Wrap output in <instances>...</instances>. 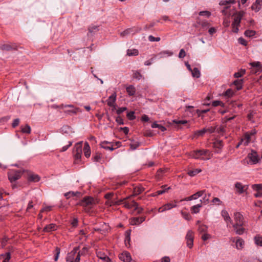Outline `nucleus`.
<instances>
[{
    "label": "nucleus",
    "instance_id": "nucleus-31",
    "mask_svg": "<svg viewBox=\"0 0 262 262\" xmlns=\"http://www.w3.org/2000/svg\"><path fill=\"white\" fill-rule=\"evenodd\" d=\"M202 207L201 203L193 206L191 207V211L192 213H197L200 211V208Z\"/></svg>",
    "mask_w": 262,
    "mask_h": 262
},
{
    "label": "nucleus",
    "instance_id": "nucleus-6",
    "mask_svg": "<svg viewBox=\"0 0 262 262\" xmlns=\"http://www.w3.org/2000/svg\"><path fill=\"white\" fill-rule=\"evenodd\" d=\"M22 172L20 170H11L8 173L9 180L11 182H14L20 178Z\"/></svg>",
    "mask_w": 262,
    "mask_h": 262
},
{
    "label": "nucleus",
    "instance_id": "nucleus-43",
    "mask_svg": "<svg viewBox=\"0 0 262 262\" xmlns=\"http://www.w3.org/2000/svg\"><path fill=\"white\" fill-rule=\"evenodd\" d=\"M255 34H256V32L255 31L250 30H247L245 31V32L244 33V34L246 36L249 37L254 36L255 35Z\"/></svg>",
    "mask_w": 262,
    "mask_h": 262
},
{
    "label": "nucleus",
    "instance_id": "nucleus-59",
    "mask_svg": "<svg viewBox=\"0 0 262 262\" xmlns=\"http://www.w3.org/2000/svg\"><path fill=\"white\" fill-rule=\"evenodd\" d=\"M183 217L186 220L189 221L191 219L190 215L187 212H182Z\"/></svg>",
    "mask_w": 262,
    "mask_h": 262
},
{
    "label": "nucleus",
    "instance_id": "nucleus-45",
    "mask_svg": "<svg viewBox=\"0 0 262 262\" xmlns=\"http://www.w3.org/2000/svg\"><path fill=\"white\" fill-rule=\"evenodd\" d=\"M246 73V70L241 69L238 72H236L234 74V77L235 78H239L243 76Z\"/></svg>",
    "mask_w": 262,
    "mask_h": 262
},
{
    "label": "nucleus",
    "instance_id": "nucleus-64",
    "mask_svg": "<svg viewBox=\"0 0 262 262\" xmlns=\"http://www.w3.org/2000/svg\"><path fill=\"white\" fill-rule=\"evenodd\" d=\"M186 56V53L185 51L183 49H182L180 50V51L179 54V57L180 58H183Z\"/></svg>",
    "mask_w": 262,
    "mask_h": 262
},
{
    "label": "nucleus",
    "instance_id": "nucleus-28",
    "mask_svg": "<svg viewBox=\"0 0 262 262\" xmlns=\"http://www.w3.org/2000/svg\"><path fill=\"white\" fill-rule=\"evenodd\" d=\"M144 189L142 186H136L134 188V194L133 195H137L141 193Z\"/></svg>",
    "mask_w": 262,
    "mask_h": 262
},
{
    "label": "nucleus",
    "instance_id": "nucleus-37",
    "mask_svg": "<svg viewBox=\"0 0 262 262\" xmlns=\"http://www.w3.org/2000/svg\"><path fill=\"white\" fill-rule=\"evenodd\" d=\"M0 49L3 51H9L11 50L13 48L10 45L4 44L0 46Z\"/></svg>",
    "mask_w": 262,
    "mask_h": 262
},
{
    "label": "nucleus",
    "instance_id": "nucleus-20",
    "mask_svg": "<svg viewBox=\"0 0 262 262\" xmlns=\"http://www.w3.org/2000/svg\"><path fill=\"white\" fill-rule=\"evenodd\" d=\"M252 67L255 68V70L253 71L255 74L261 71V68L259 62H253L250 63ZM254 71V70H253Z\"/></svg>",
    "mask_w": 262,
    "mask_h": 262
},
{
    "label": "nucleus",
    "instance_id": "nucleus-9",
    "mask_svg": "<svg viewBox=\"0 0 262 262\" xmlns=\"http://www.w3.org/2000/svg\"><path fill=\"white\" fill-rule=\"evenodd\" d=\"M129 197H127L123 199L121 203L124 204V206L128 209H130L133 207H136V209L138 208V204L135 201L132 200L131 201H127Z\"/></svg>",
    "mask_w": 262,
    "mask_h": 262
},
{
    "label": "nucleus",
    "instance_id": "nucleus-58",
    "mask_svg": "<svg viewBox=\"0 0 262 262\" xmlns=\"http://www.w3.org/2000/svg\"><path fill=\"white\" fill-rule=\"evenodd\" d=\"M148 40L151 42L159 41L160 40V38L159 37H155L152 35H149L148 36Z\"/></svg>",
    "mask_w": 262,
    "mask_h": 262
},
{
    "label": "nucleus",
    "instance_id": "nucleus-52",
    "mask_svg": "<svg viewBox=\"0 0 262 262\" xmlns=\"http://www.w3.org/2000/svg\"><path fill=\"white\" fill-rule=\"evenodd\" d=\"M102 158V155L99 153H96V155L93 157V161L94 162H99L100 160Z\"/></svg>",
    "mask_w": 262,
    "mask_h": 262
},
{
    "label": "nucleus",
    "instance_id": "nucleus-35",
    "mask_svg": "<svg viewBox=\"0 0 262 262\" xmlns=\"http://www.w3.org/2000/svg\"><path fill=\"white\" fill-rule=\"evenodd\" d=\"M1 256L4 258L3 262H9L11 258V254L10 252H7L1 254Z\"/></svg>",
    "mask_w": 262,
    "mask_h": 262
},
{
    "label": "nucleus",
    "instance_id": "nucleus-29",
    "mask_svg": "<svg viewBox=\"0 0 262 262\" xmlns=\"http://www.w3.org/2000/svg\"><path fill=\"white\" fill-rule=\"evenodd\" d=\"M139 54V51L137 49H128L127 50V55L128 56H137Z\"/></svg>",
    "mask_w": 262,
    "mask_h": 262
},
{
    "label": "nucleus",
    "instance_id": "nucleus-42",
    "mask_svg": "<svg viewBox=\"0 0 262 262\" xmlns=\"http://www.w3.org/2000/svg\"><path fill=\"white\" fill-rule=\"evenodd\" d=\"M234 230L237 234L242 235L244 233L245 231V228H244L242 226H237L236 228H234Z\"/></svg>",
    "mask_w": 262,
    "mask_h": 262
},
{
    "label": "nucleus",
    "instance_id": "nucleus-40",
    "mask_svg": "<svg viewBox=\"0 0 262 262\" xmlns=\"http://www.w3.org/2000/svg\"><path fill=\"white\" fill-rule=\"evenodd\" d=\"M122 202V200H119L117 202H114L113 201H112L111 200H108L106 201L105 204L107 205H108L110 206H111L114 205H120L121 204V202Z\"/></svg>",
    "mask_w": 262,
    "mask_h": 262
},
{
    "label": "nucleus",
    "instance_id": "nucleus-13",
    "mask_svg": "<svg viewBox=\"0 0 262 262\" xmlns=\"http://www.w3.org/2000/svg\"><path fill=\"white\" fill-rule=\"evenodd\" d=\"M119 259L124 262H129L132 260L130 254L128 252H123L119 255Z\"/></svg>",
    "mask_w": 262,
    "mask_h": 262
},
{
    "label": "nucleus",
    "instance_id": "nucleus-11",
    "mask_svg": "<svg viewBox=\"0 0 262 262\" xmlns=\"http://www.w3.org/2000/svg\"><path fill=\"white\" fill-rule=\"evenodd\" d=\"M176 203L177 202L175 201L174 203H169L163 205L158 209V212H163L165 211L169 210L172 208L177 207Z\"/></svg>",
    "mask_w": 262,
    "mask_h": 262
},
{
    "label": "nucleus",
    "instance_id": "nucleus-39",
    "mask_svg": "<svg viewBox=\"0 0 262 262\" xmlns=\"http://www.w3.org/2000/svg\"><path fill=\"white\" fill-rule=\"evenodd\" d=\"M152 128H158L162 132L166 130V128L161 124H157L156 122H154L151 124Z\"/></svg>",
    "mask_w": 262,
    "mask_h": 262
},
{
    "label": "nucleus",
    "instance_id": "nucleus-19",
    "mask_svg": "<svg viewBox=\"0 0 262 262\" xmlns=\"http://www.w3.org/2000/svg\"><path fill=\"white\" fill-rule=\"evenodd\" d=\"M98 26L95 25H91L90 26L89 28V32L88 33V36H93V34H94L96 32H98L99 30Z\"/></svg>",
    "mask_w": 262,
    "mask_h": 262
},
{
    "label": "nucleus",
    "instance_id": "nucleus-5",
    "mask_svg": "<svg viewBox=\"0 0 262 262\" xmlns=\"http://www.w3.org/2000/svg\"><path fill=\"white\" fill-rule=\"evenodd\" d=\"M95 204L93 198L91 196H85L77 204V205L82 206L86 209H91L92 206Z\"/></svg>",
    "mask_w": 262,
    "mask_h": 262
},
{
    "label": "nucleus",
    "instance_id": "nucleus-23",
    "mask_svg": "<svg viewBox=\"0 0 262 262\" xmlns=\"http://www.w3.org/2000/svg\"><path fill=\"white\" fill-rule=\"evenodd\" d=\"M235 187L238 191V192L240 194L243 193L244 192V188L246 187V189L248 188V186H243L242 184L240 182H237Z\"/></svg>",
    "mask_w": 262,
    "mask_h": 262
},
{
    "label": "nucleus",
    "instance_id": "nucleus-62",
    "mask_svg": "<svg viewBox=\"0 0 262 262\" xmlns=\"http://www.w3.org/2000/svg\"><path fill=\"white\" fill-rule=\"evenodd\" d=\"M238 41L240 44L244 46H246L247 45V41L243 37H239L238 39Z\"/></svg>",
    "mask_w": 262,
    "mask_h": 262
},
{
    "label": "nucleus",
    "instance_id": "nucleus-27",
    "mask_svg": "<svg viewBox=\"0 0 262 262\" xmlns=\"http://www.w3.org/2000/svg\"><path fill=\"white\" fill-rule=\"evenodd\" d=\"M233 84L236 86L237 90H240L243 88V79H237L235 80L233 82Z\"/></svg>",
    "mask_w": 262,
    "mask_h": 262
},
{
    "label": "nucleus",
    "instance_id": "nucleus-55",
    "mask_svg": "<svg viewBox=\"0 0 262 262\" xmlns=\"http://www.w3.org/2000/svg\"><path fill=\"white\" fill-rule=\"evenodd\" d=\"M154 134L152 131L150 130H146L144 133V136L145 137H152L154 136Z\"/></svg>",
    "mask_w": 262,
    "mask_h": 262
},
{
    "label": "nucleus",
    "instance_id": "nucleus-1",
    "mask_svg": "<svg viewBox=\"0 0 262 262\" xmlns=\"http://www.w3.org/2000/svg\"><path fill=\"white\" fill-rule=\"evenodd\" d=\"M234 3H235V0L222 1L220 3V5L224 6L223 9L221 10L223 15H232V16H234V20L232 24V31L234 33H237L242 18L245 14V12L240 11L235 13H232L230 10V5Z\"/></svg>",
    "mask_w": 262,
    "mask_h": 262
},
{
    "label": "nucleus",
    "instance_id": "nucleus-38",
    "mask_svg": "<svg viewBox=\"0 0 262 262\" xmlns=\"http://www.w3.org/2000/svg\"><path fill=\"white\" fill-rule=\"evenodd\" d=\"M192 76L196 78L200 77V72L197 68H194L191 71Z\"/></svg>",
    "mask_w": 262,
    "mask_h": 262
},
{
    "label": "nucleus",
    "instance_id": "nucleus-18",
    "mask_svg": "<svg viewBox=\"0 0 262 262\" xmlns=\"http://www.w3.org/2000/svg\"><path fill=\"white\" fill-rule=\"evenodd\" d=\"M116 99V94L115 93L110 96L107 100V104L110 106H114L115 101Z\"/></svg>",
    "mask_w": 262,
    "mask_h": 262
},
{
    "label": "nucleus",
    "instance_id": "nucleus-10",
    "mask_svg": "<svg viewBox=\"0 0 262 262\" xmlns=\"http://www.w3.org/2000/svg\"><path fill=\"white\" fill-rule=\"evenodd\" d=\"M193 232L191 230H189L186 235V239L187 241V246L191 248L193 245Z\"/></svg>",
    "mask_w": 262,
    "mask_h": 262
},
{
    "label": "nucleus",
    "instance_id": "nucleus-32",
    "mask_svg": "<svg viewBox=\"0 0 262 262\" xmlns=\"http://www.w3.org/2000/svg\"><path fill=\"white\" fill-rule=\"evenodd\" d=\"M20 128L23 133L30 134L31 133V127L28 124H26L25 126H21Z\"/></svg>",
    "mask_w": 262,
    "mask_h": 262
},
{
    "label": "nucleus",
    "instance_id": "nucleus-48",
    "mask_svg": "<svg viewBox=\"0 0 262 262\" xmlns=\"http://www.w3.org/2000/svg\"><path fill=\"white\" fill-rule=\"evenodd\" d=\"M126 116L129 120H133L136 118V116H135V112L134 111L128 112Z\"/></svg>",
    "mask_w": 262,
    "mask_h": 262
},
{
    "label": "nucleus",
    "instance_id": "nucleus-33",
    "mask_svg": "<svg viewBox=\"0 0 262 262\" xmlns=\"http://www.w3.org/2000/svg\"><path fill=\"white\" fill-rule=\"evenodd\" d=\"M166 186V185H163L162 187H161V189L159 190H158L155 193V194H154V196L155 195H160V194H162L164 193H165L167 190H168L170 189V187H167V188H165V187Z\"/></svg>",
    "mask_w": 262,
    "mask_h": 262
},
{
    "label": "nucleus",
    "instance_id": "nucleus-22",
    "mask_svg": "<svg viewBox=\"0 0 262 262\" xmlns=\"http://www.w3.org/2000/svg\"><path fill=\"white\" fill-rule=\"evenodd\" d=\"M56 229V226L54 224H50L49 225H46L43 229V231L46 232H49L52 231H55Z\"/></svg>",
    "mask_w": 262,
    "mask_h": 262
},
{
    "label": "nucleus",
    "instance_id": "nucleus-51",
    "mask_svg": "<svg viewBox=\"0 0 262 262\" xmlns=\"http://www.w3.org/2000/svg\"><path fill=\"white\" fill-rule=\"evenodd\" d=\"M140 145V143L139 142H135L130 144V147L132 150H135Z\"/></svg>",
    "mask_w": 262,
    "mask_h": 262
},
{
    "label": "nucleus",
    "instance_id": "nucleus-14",
    "mask_svg": "<svg viewBox=\"0 0 262 262\" xmlns=\"http://www.w3.org/2000/svg\"><path fill=\"white\" fill-rule=\"evenodd\" d=\"M40 178L38 174L29 172L27 176V180L29 182H37L40 181Z\"/></svg>",
    "mask_w": 262,
    "mask_h": 262
},
{
    "label": "nucleus",
    "instance_id": "nucleus-63",
    "mask_svg": "<svg viewBox=\"0 0 262 262\" xmlns=\"http://www.w3.org/2000/svg\"><path fill=\"white\" fill-rule=\"evenodd\" d=\"M72 145V142L69 141L68 145L63 146L61 149L60 150V151L63 152L66 151Z\"/></svg>",
    "mask_w": 262,
    "mask_h": 262
},
{
    "label": "nucleus",
    "instance_id": "nucleus-8",
    "mask_svg": "<svg viewBox=\"0 0 262 262\" xmlns=\"http://www.w3.org/2000/svg\"><path fill=\"white\" fill-rule=\"evenodd\" d=\"M247 158L250 160V162L248 163L251 164H256L260 160L257 152L254 150H252L251 152L248 154Z\"/></svg>",
    "mask_w": 262,
    "mask_h": 262
},
{
    "label": "nucleus",
    "instance_id": "nucleus-53",
    "mask_svg": "<svg viewBox=\"0 0 262 262\" xmlns=\"http://www.w3.org/2000/svg\"><path fill=\"white\" fill-rule=\"evenodd\" d=\"M198 198L196 196V194H195V193H194L189 197L185 198L183 200H182L181 201H191L192 200H196Z\"/></svg>",
    "mask_w": 262,
    "mask_h": 262
},
{
    "label": "nucleus",
    "instance_id": "nucleus-25",
    "mask_svg": "<svg viewBox=\"0 0 262 262\" xmlns=\"http://www.w3.org/2000/svg\"><path fill=\"white\" fill-rule=\"evenodd\" d=\"M206 133H207V130L206 129V128H204L202 129L198 130L194 132V136L196 138L199 137H202Z\"/></svg>",
    "mask_w": 262,
    "mask_h": 262
},
{
    "label": "nucleus",
    "instance_id": "nucleus-21",
    "mask_svg": "<svg viewBox=\"0 0 262 262\" xmlns=\"http://www.w3.org/2000/svg\"><path fill=\"white\" fill-rule=\"evenodd\" d=\"M83 151H84V156L86 158H89L90 157V155H91L90 147L89 143L87 142H85L84 143Z\"/></svg>",
    "mask_w": 262,
    "mask_h": 262
},
{
    "label": "nucleus",
    "instance_id": "nucleus-24",
    "mask_svg": "<svg viewBox=\"0 0 262 262\" xmlns=\"http://www.w3.org/2000/svg\"><path fill=\"white\" fill-rule=\"evenodd\" d=\"M145 220V216L134 217L132 221L133 225H139Z\"/></svg>",
    "mask_w": 262,
    "mask_h": 262
},
{
    "label": "nucleus",
    "instance_id": "nucleus-57",
    "mask_svg": "<svg viewBox=\"0 0 262 262\" xmlns=\"http://www.w3.org/2000/svg\"><path fill=\"white\" fill-rule=\"evenodd\" d=\"M142 76L141 74V73L138 71H136L133 75V77L135 79H137L138 80L141 79Z\"/></svg>",
    "mask_w": 262,
    "mask_h": 262
},
{
    "label": "nucleus",
    "instance_id": "nucleus-3",
    "mask_svg": "<svg viewBox=\"0 0 262 262\" xmlns=\"http://www.w3.org/2000/svg\"><path fill=\"white\" fill-rule=\"evenodd\" d=\"M79 247H75L70 252L68 253L67 257V261L80 262V252H78Z\"/></svg>",
    "mask_w": 262,
    "mask_h": 262
},
{
    "label": "nucleus",
    "instance_id": "nucleus-56",
    "mask_svg": "<svg viewBox=\"0 0 262 262\" xmlns=\"http://www.w3.org/2000/svg\"><path fill=\"white\" fill-rule=\"evenodd\" d=\"M198 23L201 25L203 27H208L210 26L209 23L206 20H200Z\"/></svg>",
    "mask_w": 262,
    "mask_h": 262
},
{
    "label": "nucleus",
    "instance_id": "nucleus-12",
    "mask_svg": "<svg viewBox=\"0 0 262 262\" xmlns=\"http://www.w3.org/2000/svg\"><path fill=\"white\" fill-rule=\"evenodd\" d=\"M68 107L70 108V109H65L63 111V112L69 115H73L74 114H76L79 111V108L74 107L73 105H68Z\"/></svg>",
    "mask_w": 262,
    "mask_h": 262
},
{
    "label": "nucleus",
    "instance_id": "nucleus-60",
    "mask_svg": "<svg viewBox=\"0 0 262 262\" xmlns=\"http://www.w3.org/2000/svg\"><path fill=\"white\" fill-rule=\"evenodd\" d=\"M132 29L130 28L124 30V31L121 32L120 35L121 36H125V35L129 34L130 33V32L132 31Z\"/></svg>",
    "mask_w": 262,
    "mask_h": 262
},
{
    "label": "nucleus",
    "instance_id": "nucleus-44",
    "mask_svg": "<svg viewBox=\"0 0 262 262\" xmlns=\"http://www.w3.org/2000/svg\"><path fill=\"white\" fill-rule=\"evenodd\" d=\"M201 171L202 170L200 169H195L193 170H189L188 172V174L190 177H193V176H195L196 174L201 172Z\"/></svg>",
    "mask_w": 262,
    "mask_h": 262
},
{
    "label": "nucleus",
    "instance_id": "nucleus-7",
    "mask_svg": "<svg viewBox=\"0 0 262 262\" xmlns=\"http://www.w3.org/2000/svg\"><path fill=\"white\" fill-rule=\"evenodd\" d=\"M235 224H232L233 228H236L237 226H243L244 224V218L242 214L239 212H235L234 214Z\"/></svg>",
    "mask_w": 262,
    "mask_h": 262
},
{
    "label": "nucleus",
    "instance_id": "nucleus-41",
    "mask_svg": "<svg viewBox=\"0 0 262 262\" xmlns=\"http://www.w3.org/2000/svg\"><path fill=\"white\" fill-rule=\"evenodd\" d=\"M216 127V130L215 132L217 133L218 134L223 135L224 133L225 132V128L223 126H215Z\"/></svg>",
    "mask_w": 262,
    "mask_h": 262
},
{
    "label": "nucleus",
    "instance_id": "nucleus-17",
    "mask_svg": "<svg viewBox=\"0 0 262 262\" xmlns=\"http://www.w3.org/2000/svg\"><path fill=\"white\" fill-rule=\"evenodd\" d=\"M72 193V195L73 196H76L77 198H80L82 196V194L81 192L79 191H69L68 192H66L64 194V196L67 199H69L70 198V194Z\"/></svg>",
    "mask_w": 262,
    "mask_h": 262
},
{
    "label": "nucleus",
    "instance_id": "nucleus-36",
    "mask_svg": "<svg viewBox=\"0 0 262 262\" xmlns=\"http://www.w3.org/2000/svg\"><path fill=\"white\" fill-rule=\"evenodd\" d=\"M254 242L256 245L262 247V236L256 235L254 237Z\"/></svg>",
    "mask_w": 262,
    "mask_h": 262
},
{
    "label": "nucleus",
    "instance_id": "nucleus-34",
    "mask_svg": "<svg viewBox=\"0 0 262 262\" xmlns=\"http://www.w3.org/2000/svg\"><path fill=\"white\" fill-rule=\"evenodd\" d=\"M130 230H127L125 232V238L124 240L125 244L126 246L127 245V244L129 245V242L130 240Z\"/></svg>",
    "mask_w": 262,
    "mask_h": 262
},
{
    "label": "nucleus",
    "instance_id": "nucleus-46",
    "mask_svg": "<svg viewBox=\"0 0 262 262\" xmlns=\"http://www.w3.org/2000/svg\"><path fill=\"white\" fill-rule=\"evenodd\" d=\"M252 188L253 190L257 192L261 191L262 190V184H254L252 186Z\"/></svg>",
    "mask_w": 262,
    "mask_h": 262
},
{
    "label": "nucleus",
    "instance_id": "nucleus-16",
    "mask_svg": "<svg viewBox=\"0 0 262 262\" xmlns=\"http://www.w3.org/2000/svg\"><path fill=\"white\" fill-rule=\"evenodd\" d=\"M262 6V0H256L255 2L251 6L252 10L257 12L260 10Z\"/></svg>",
    "mask_w": 262,
    "mask_h": 262
},
{
    "label": "nucleus",
    "instance_id": "nucleus-2",
    "mask_svg": "<svg viewBox=\"0 0 262 262\" xmlns=\"http://www.w3.org/2000/svg\"><path fill=\"white\" fill-rule=\"evenodd\" d=\"M190 156L195 159L208 160L211 159L212 154L209 150L203 149L192 151L190 153Z\"/></svg>",
    "mask_w": 262,
    "mask_h": 262
},
{
    "label": "nucleus",
    "instance_id": "nucleus-61",
    "mask_svg": "<svg viewBox=\"0 0 262 262\" xmlns=\"http://www.w3.org/2000/svg\"><path fill=\"white\" fill-rule=\"evenodd\" d=\"M116 121L119 125H123L124 121L121 116H119L116 118Z\"/></svg>",
    "mask_w": 262,
    "mask_h": 262
},
{
    "label": "nucleus",
    "instance_id": "nucleus-30",
    "mask_svg": "<svg viewBox=\"0 0 262 262\" xmlns=\"http://www.w3.org/2000/svg\"><path fill=\"white\" fill-rule=\"evenodd\" d=\"M244 241L240 237H238L236 241V247L237 249H241L243 248Z\"/></svg>",
    "mask_w": 262,
    "mask_h": 262
},
{
    "label": "nucleus",
    "instance_id": "nucleus-15",
    "mask_svg": "<svg viewBox=\"0 0 262 262\" xmlns=\"http://www.w3.org/2000/svg\"><path fill=\"white\" fill-rule=\"evenodd\" d=\"M221 215L226 222L227 226L229 223L231 224H233L232 221L226 210H223L221 212Z\"/></svg>",
    "mask_w": 262,
    "mask_h": 262
},
{
    "label": "nucleus",
    "instance_id": "nucleus-50",
    "mask_svg": "<svg viewBox=\"0 0 262 262\" xmlns=\"http://www.w3.org/2000/svg\"><path fill=\"white\" fill-rule=\"evenodd\" d=\"M200 16H204L207 17H209L211 16V12L209 11H200L199 13Z\"/></svg>",
    "mask_w": 262,
    "mask_h": 262
},
{
    "label": "nucleus",
    "instance_id": "nucleus-54",
    "mask_svg": "<svg viewBox=\"0 0 262 262\" xmlns=\"http://www.w3.org/2000/svg\"><path fill=\"white\" fill-rule=\"evenodd\" d=\"M212 105L213 106H224V104L221 101L215 100V101H214L212 102Z\"/></svg>",
    "mask_w": 262,
    "mask_h": 262
},
{
    "label": "nucleus",
    "instance_id": "nucleus-4",
    "mask_svg": "<svg viewBox=\"0 0 262 262\" xmlns=\"http://www.w3.org/2000/svg\"><path fill=\"white\" fill-rule=\"evenodd\" d=\"M82 142L77 143L73 148V154L75 159L74 162L75 164H79L81 162V158L82 151Z\"/></svg>",
    "mask_w": 262,
    "mask_h": 262
},
{
    "label": "nucleus",
    "instance_id": "nucleus-26",
    "mask_svg": "<svg viewBox=\"0 0 262 262\" xmlns=\"http://www.w3.org/2000/svg\"><path fill=\"white\" fill-rule=\"evenodd\" d=\"M126 92L129 96H134L136 93V89L133 85H130L126 88Z\"/></svg>",
    "mask_w": 262,
    "mask_h": 262
},
{
    "label": "nucleus",
    "instance_id": "nucleus-49",
    "mask_svg": "<svg viewBox=\"0 0 262 262\" xmlns=\"http://www.w3.org/2000/svg\"><path fill=\"white\" fill-rule=\"evenodd\" d=\"M210 195V194H208V195H207V194H205V195L203 197V199L200 200L201 203V204L202 203H204V204L208 203L209 202Z\"/></svg>",
    "mask_w": 262,
    "mask_h": 262
},
{
    "label": "nucleus",
    "instance_id": "nucleus-47",
    "mask_svg": "<svg viewBox=\"0 0 262 262\" xmlns=\"http://www.w3.org/2000/svg\"><path fill=\"white\" fill-rule=\"evenodd\" d=\"M234 94L233 91L231 89H228L225 93H224V96L227 97H232Z\"/></svg>",
    "mask_w": 262,
    "mask_h": 262
}]
</instances>
